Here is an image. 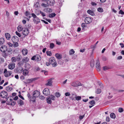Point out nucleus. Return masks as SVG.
<instances>
[{"label":"nucleus","instance_id":"f257e3e1","mask_svg":"<svg viewBox=\"0 0 124 124\" xmlns=\"http://www.w3.org/2000/svg\"><path fill=\"white\" fill-rule=\"evenodd\" d=\"M40 95V93L38 91H35L33 93V97L31 100L33 102L35 101V98L38 97Z\"/></svg>","mask_w":124,"mask_h":124},{"label":"nucleus","instance_id":"f03ea898","mask_svg":"<svg viewBox=\"0 0 124 124\" xmlns=\"http://www.w3.org/2000/svg\"><path fill=\"white\" fill-rule=\"evenodd\" d=\"M49 62L50 64H52L53 67H55L57 65L56 62L54 60V57H51L49 58Z\"/></svg>","mask_w":124,"mask_h":124},{"label":"nucleus","instance_id":"7ed1b4c3","mask_svg":"<svg viewBox=\"0 0 124 124\" xmlns=\"http://www.w3.org/2000/svg\"><path fill=\"white\" fill-rule=\"evenodd\" d=\"M31 15L33 17V21L35 23L38 24L39 23L40 20L34 13H32Z\"/></svg>","mask_w":124,"mask_h":124},{"label":"nucleus","instance_id":"20e7f679","mask_svg":"<svg viewBox=\"0 0 124 124\" xmlns=\"http://www.w3.org/2000/svg\"><path fill=\"white\" fill-rule=\"evenodd\" d=\"M0 96L2 98H6L8 96V94L6 91H2L0 93Z\"/></svg>","mask_w":124,"mask_h":124},{"label":"nucleus","instance_id":"39448f33","mask_svg":"<svg viewBox=\"0 0 124 124\" xmlns=\"http://www.w3.org/2000/svg\"><path fill=\"white\" fill-rule=\"evenodd\" d=\"M71 85L73 86L77 87L81 85V83L78 81L74 82L71 83Z\"/></svg>","mask_w":124,"mask_h":124},{"label":"nucleus","instance_id":"423d86ee","mask_svg":"<svg viewBox=\"0 0 124 124\" xmlns=\"http://www.w3.org/2000/svg\"><path fill=\"white\" fill-rule=\"evenodd\" d=\"M43 92L44 94L46 96L49 95L50 93L49 90L47 88H45L43 90Z\"/></svg>","mask_w":124,"mask_h":124},{"label":"nucleus","instance_id":"0eeeda50","mask_svg":"<svg viewBox=\"0 0 124 124\" xmlns=\"http://www.w3.org/2000/svg\"><path fill=\"white\" fill-rule=\"evenodd\" d=\"M22 32L23 35L26 36L29 33V30L27 28H24V29L23 30Z\"/></svg>","mask_w":124,"mask_h":124},{"label":"nucleus","instance_id":"6e6552de","mask_svg":"<svg viewBox=\"0 0 124 124\" xmlns=\"http://www.w3.org/2000/svg\"><path fill=\"white\" fill-rule=\"evenodd\" d=\"M55 2L54 0H49L47 1V3L48 5L53 6Z\"/></svg>","mask_w":124,"mask_h":124},{"label":"nucleus","instance_id":"1a4fd4ad","mask_svg":"<svg viewBox=\"0 0 124 124\" xmlns=\"http://www.w3.org/2000/svg\"><path fill=\"white\" fill-rule=\"evenodd\" d=\"M12 40L13 42H18L19 41V39L16 36H14L12 38Z\"/></svg>","mask_w":124,"mask_h":124},{"label":"nucleus","instance_id":"9d476101","mask_svg":"<svg viewBox=\"0 0 124 124\" xmlns=\"http://www.w3.org/2000/svg\"><path fill=\"white\" fill-rule=\"evenodd\" d=\"M96 67L97 68V70L98 71H100V70L101 68L100 66V64L99 61L97 60L96 61Z\"/></svg>","mask_w":124,"mask_h":124},{"label":"nucleus","instance_id":"9b49d317","mask_svg":"<svg viewBox=\"0 0 124 124\" xmlns=\"http://www.w3.org/2000/svg\"><path fill=\"white\" fill-rule=\"evenodd\" d=\"M92 20L91 18L89 17H86L85 20V22L86 24H89L90 23L92 22Z\"/></svg>","mask_w":124,"mask_h":124},{"label":"nucleus","instance_id":"f8f14e48","mask_svg":"<svg viewBox=\"0 0 124 124\" xmlns=\"http://www.w3.org/2000/svg\"><path fill=\"white\" fill-rule=\"evenodd\" d=\"M0 49L1 52L5 53L7 50V48L6 46H1Z\"/></svg>","mask_w":124,"mask_h":124},{"label":"nucleus","instance_id":"ddd939ff","mask_svg":"<svg viewBox=\"0 0 124 124\" xmlns=\"http://www.w3.org/2000/svg\"><path fill=\"white\" fill-rule=\"evenodd\" d=\"M15 67V64L14 63H10L8 65V68L11 70L13 69Z\"/></svg>","mask_w":124,"mask_h":124},{"label":"nucleus","instance_id":"4468645a","mask_svg":"<svg viewBox=\"0 0 124 124\" xmlns=\"http://www.w3.org/2000/svg\"><path fill=\"white\" fill-rule=\"evenodd\" d=\"M75 98L73 97L72 96L71 99L73 100H76L77 101H78L81 100V96H77L76 95H75Z\"/></svg>","mask_w":124,"mask_h":124},{"label":"nucleus","instance_id":"2eb2a0df","mask_svg":"<svg viewBox=\"0 0 124 124\" xmlns=\"http://www.w3.org/2000/svg\"><path fill=\"white\" fill-rule=\"evenodd\" d=\"M12 74V73L11 71H8L4 74V76L5 77H7L10 76Z\"/></svg>","mask_w":124,"mask_h":124},{"label":"nucleus","instance_id":"dca6fc26","mask_svg":"<svg viewBox=\"0 0 124 124\" xmlns=\"http://www.w3.org/2000/svg\"><path fill=\"white\" fill-rule=\"evenodd\" d=\"M52 80L51 79H49L48 80V82L46 84V86H51L52 85Z\"/></svg>","mask_w":124,"mask_h":124},{"label":"nucleus","instance_id":"f3484780","mask_svg":"<svg viewBox=\"0 0 124 124\" xmlns=\"http://www.w3.org/2000/svg\"><path fill=\"white\" fill-rule=\"evenodd\" d=\"M38 78H31V79H27V81H29L28 82V83H31V82H32L33 81H35L38 79Z\"/></svg>","mask_w":124,"mask_h":124},{"label":"nucleus","instance_id":"a211bd4d","mask_svg":"<svg viewBox=\"0 0 124 124\" xmlns=\"http://www.w3.org/2000/svg\"><path fill=\"white\" fill-rule=\"evenodd\" d=\"M28 52V50L26 49H24L22 51L23 54L24 55H27Z\"/></svg>","mask_w":124,"mask_h":124},{"label":"nucleus","instance_id":"6ab92c4d","mask_svg":"<svg viewBox=\"0 0 124 124\" xmlns=\"http://www.w3.org/2000/svg\"><path fill=\"white\" fill-rule=\"evenodd\" d=\"M5 36L7 39H10L11 36L10 34L8 33H6L5 34Z\"/></svg>","mask_w":124,"mask_h":124},{"label":"nucleus","instance_id":"aec40b11","mask_svg":"<svg viewBox=\"0 0 124 124\" xmlns=\"http://www.w3.org/2000/svg\"><path fill=\"white\" fill-rule=\"evenodd\" d=\"M17 29L18 31L19 32L21 31H23V30L24 29V28H23V27L21 25H19L18 26Z\"/></svg>","mask_w":124,"mask_h":124},{"label":"nucleus","instance_id":"412c9836","mask_svg":"<svg viewBox=\"0 0 124 124\" xmlns=\"http://www.w3.org/2000/svg\"><path fill=\"white\" fill-rule=\"evenodd\" d=\"M87 12L88 14L91 16H94L95 15L93 12L90 10H88L87 11Z\"/></svg>","mask_w":124,"mask_h":124},{"label":"nucleus","instance_id":"4be33fe9","mask_svg":"<svg viewBox=\"0 0 124 124\" xmlns=\"http://www.w3.org/2000/svg\"><path fill=\"white\" fill-rule=\"evenodd\" d=\"M55 56L58 59H60L62 58V55L58 53L56 54Z\"/></svg>","mask_w":124,"mask_h":124},{"label":"nucleus","instance_id":"5701e85b","mask_svg":"<svg viewBox=\"0 0 124 124\" xmlns=\"http://www.w3.org/2000/svg\"><path fill=\"white\" fill-rule=\"evenodd\" d=\"M22 60L24 63H26L28 62L29 59L27 57H26L23 58Z\"/></svg>","mask_w":124,"mask_h":124},{"label":"nucleus","instance_id":"b1692460","mask_svg":"<svg viewBox=\"0 0 124 124\" xmlns=\"http://www.w3.org/2000/svg\"><path fill=\"white\" fill-rule=\"evenodd\" d=\"M47 102L49 104H51L52 103V101L51 99L49 96L47 97L46 98Z\"/></svg>","mask_w":124,"mask_h":124},{"label":"nucleus","instance_id":"393cba45","mask_svg":"<svg viewBox=\"0 0 124 124\" xmlns=\"http://www.w3.org/2000/svg\"><path fill=\"white\" fill-rule=\"evenodd\" d=\"M29 73V71L28 70L26 69H25L23 71V74L24 76L27 75Z\"/></svg>","mask_w":124,"mask_h":124},{"label":"nucleus","instance_id":"a878e982","mask_svg":"<svg viewBox=\"0 0 124 124\" xmlns=\"http://www.w3.org/2000/svg\"><path fill=\"white\" fill-rule=\"evenodd\" d=\"M5 40L3 38H0V45H1L4 44Z\"/></svg>","mask_w":124,"mask_h":124},{"label":"nucleus","instance_id":"bb28decb","mask_svg":"<svg viewBox=\"0 0 124 124\" xmlns=\"http://www.w3.org/2000/svg\"><path fill=\"white\" fill-rule=\"evenodd\" d=\"M40 58V56L38 55H36L35 61L37 62L41 60Z\"/></svg>","mask_w":124,"mask_h":124},{"label":"nucleus","instance_id":"cd10ccee","mask_svg":"<svg viewBox=\"0 0 124 124\" xmlns=\"http://www.w3.org/2000/svg\"><path fill=\"white\" fill-rule=\"evenodd\" d=\"M25 15L27 17L29 18H30L31 17L30 14L29 12L28 11H26V12Z\"/></svg>","mask_w":124,"mask_h":124},{"label":"nucleus","instance_id":"c85d7f7f","mask_svg":"<svg viewBox=\"0 0 124 124\" xmlns=\"http://www.w3.org/2000/svg\"><path fill=\"white\" fill-rule=\"evenodd\" d=\"M18 103L20 105H22L23 104V101L20 99H19L18 100Z\"/></svg>","mask_w":124,"mask_h":124},{"label":"nucleus","instance_id":"c756f323","mask_svg":"<svg viewBox=\"0 0 124 124\" xmlns=\"http://www.w3.org/2000/svg\"><path fill=\"white\" fill-rule=\"evenodd\" d=\"M24 63L23 61L22 60V61H19L17 63V65L18 66H21L23 65Z\"/></svg>","mask_w":124,"mask_h":124},{"label":"nucleus","instance_id":"7c9ffc66","mask_svg":"<svg viewBox=\"0 0 124 124\" xmlns=\"http://www.w3.org/2000/svg\"><path fill=\"white\" fill-rule=\"evenodd\" d=\"M110 117L113 119H115L116 118V115L115 114L113 113H112L110 115Z\"/></svg>","mask_w":124,"mask_h":124},{"label":"nucleus","instance_id":"2f4dec72","mask_svg":"<svg viewBox=\"0 0 124 124\" xmlns=\"http://www.w3.org/2000/svg\"><path fill=\"white\" fill-rule=\"evenodd\" d=\"M13 89V88L10 87L9 86L7 87L6 88V90L8 91H11Z\"/></svg>","mask_w":124,"mask_h":124},{"label":"nucleus","instance_id":"473e14b6","mask_svg":"<svg viewBox=\"0 0 124 124\" xmlns=\"http://www.w3.org/2000/svg\"><path fill=\"white\" fill-rule=\"evenodd\" d=\"M17 42H13L14 43L13 44V46L14 47H16L18 46L19 45Z\"/></svg>","mask_w":124,"mask_h":124},{"label":"nucleus","instance_id":"72a5a7b5","mask_svg":"<svg viewBox=\"0 0 124 124\" xmlns=\"http://www.w3.org/2000/svg\"><path fill=\"white\" fill-rule=\"evenodd\" d=\"M56 15L54 13H52L49 15V16L50 18H52L55 16Z\"/></svg>","mask_w":124,"mask_h":124},{"label":"nucleus","instance_id":"f704fd0d","mask_svg":"<svg viewBox=\"0 0 124 124\" xmlns=\"http://www.w3.org/2000/svg\"><path fill=\"white\" fill-rule=\"evenodd\" d=\"M16 61H19L21 58L22 57L21 55H19L16 57Z\"/></svg>","mask_w":124,"mask_h":124},{"label":"nucleus","instance_id":"c9c22d12","mask_svg":"<svg viewBox=\"0 0 124 124\" xmlns=\"http://www.w3.org/2000/svg\"><path fill=\"white\" fill-rule=\"evenodd\" d=\"M75 51L73 49H72L69 51V54L70 55H72L73 54L75 53Z\"/></svg>","mask_w":124,"mask_h":124},{"label":"nucleus","instance_id":"e433bc0d","mask_svg":"<svg viewBox=\"0 0 124 124\" xmlns=\"http://www.w3.org/2000/svg\"><path fill=\"white\" fill-rule=\"evenodd\" d=\"M26 67L28 70L30 69L31 67V66L29 63H27L26 64Z\"/></svg>","mask_w":124,"mask_h":124},{"label":"nucleus","instance_id":"4c0bfd02","mask_svg":"<svg viewBox=\"0 0 124 124\" xmlns=\"http://www.w3.org/2000/svg\"><path fill=\"white\" fill-rule=\"evenodd\" d=\"M97 11L100 12H102L103 11V10L101 8H99L97 9Z\"/></svg>","mask_w":124,"mask_h":124},{"label":"nucleus","instance_id":"58836bf2","mask_svg":"<svg viewBox=\"0 0 124 124\" xmlns=\"http://www.w3.org/2000/svg\"><path fill=\"white\" fill-rule=\"evenodd\" d=\"M39 3L38 2H37L34 3V7L36 8H38L39 6Z\"/></svg>","mask_w":124,"mask_h":124},{"label":"nucleus","instance_id":"ea45409f","mask_svg":"<svg viewBox=\"0 0 124 124\" xmlns=\"http://www.w3.org/2000/svg\"><path fill=\"white\" fill-rule=\"evenodd\" d=\"M89 103L91 105H94L95 103V102L94 100H92L90 101Z\"/></svg>","mask_w":124,"mask_h":124},{"label":"nucleus","instance_id":"a19ab883","mask_svg":"<svg viewBox=\"0 0 124 124\" xmlns=\"http://www.w3.org/2000/svg\"><path fill=\"white\" fill-rule=\"evenodd\" d=\"M46 54L47 55L51 56L52 55V53L50 51H47L46 52Z\"/></svg>","mask_w":124,"mask_h":124},{"label":"nucleus","instance_id":"79ce46f5","mask_svg":"<svg viewBox=\"0 0 124 124\" xmlns=\"http://www.w3.org/2000/svg\"><path fill=\"white\" fill-rule=\"evenodd\" d=\"M54 46V44L52 43H51L50 44V48L51 49L53 48Z\"/></svg>","mask_w":124,"mask_h":124},{"label":"nucleus","instance_id":"37998d69","mask_svg":"<svg viewBox=\"0 0 124 124\" xmlns=\"http://www.w3.org/2000/svg\"><path fill=\"white\" fill-rule=\"evenodd\" d=\"M11 60L12 62H15L16 61V57H13L11 58Z\"/></svg>","mask_w":124,"mask_h":124},{"label":"nucleus","instance_id":"c03bdc74","mask_svg":"<svg viewBox=\"0 0 124 124\" xmlns=\"http://www.w3.org/2000/svg\"><path fill=\"white\" fill-rule=\"evenodd\" d=\"M49 97L51 99V100H54L55 99V96L53 95H50Z\"/></svg>","mask_w":124,"mask_h":124},{"label":"nucleus","instance_id":"a18cd8bd","mask_svg":"<svg viewBox=\"0 0 124 124\" xmlns=\"http://www.w3.org/2000/svg\"><path fill=\"white\" fill-rule=\"evenodd\" d=\"M81 26L83 28H85L86 27V24L85 23H83L82 24Z\"/></svg>","mask_w":124,"mask_h":124},{"label":"nucleus","instance_id":"49530a36","mask_svg":"<svg viewBox=\"0 0 124 124\" xmlns=\"http://www.w3.org/2000/svg\"><path fill=\"white\" fill-rule=\"evenodd\" d=\"M124 110L122 108H119L118 110V111L120 113H121L123 112Z\"/></svg>","mask_w":124,"mask_h":124},{"label":"nucleus","instance_id":"de8ad7c7","mask_svg":"<svg viewBox=\"0 0 124 124\" xmlns=\"http://www.w3.org/2000/svg\"><path fill=\"white\" fill-rule=\"evenodd\" d=\"M62 5V2L60 1L58 5L59 7H61Z\"/></svg>","mask_w":124,"mask_h":124},{"label":"nucleus","instance_id":"09e8293b","mask_svg":"<svg viewBox=\"0 0 124 124\" xmlns=\"http://www.w3.org/2000/svg\"><path fill=\"white\" fill-rule=\"evenodd\" d=\"M16 34L19 37H21V35L17 31H16Z\"/></svg>","mask_w":124,"mask_h":124},{"label":"nucleus","instance_id":"8fccbe9b","mask_svg":"<svg viewBox=\"0 0 124 124\" xmlns=\"http://www.w3.org/2000/svg\"><path fill=\"white\" fill-rule=\"evenodd\" d=\"M101 92V90L100 89H98L97 90L96 93L97 94H99Z\"/></svg>","mask_w":124,"mask_h":124},{"label":"nucleus","instance_id":"3c124183","mask_svg":"<svg viewBox=\"0 0 124 124\" xmlns=\"http://www.w3.org/2000/svg\"><path fill=\"white\" fill-rule=\"evenodd\" d=\"M110 118L109 116L107 117L106 118V121L108 122L110 121Z\"/></svg>","mask_w":124,"mask_h":124},{"label":"nucleus","instance_id":"603ef678","mask_svg":"<svg viewBox=\"0 0 124 124\" xmlns=\"http://www.w3.org/2000/svg\"><path fill=\"white\" fill-rule=\"evenodd\" d=\"M60 96V93L58 92H57L56 93V96L57 97H59Z\"/></svg>","mask_w":124,"mask_h":124},{"label":"nucleus","instance_id":"864d4df0","mask_svg":"<svg viewBox=\"0 0 124 124\" xmlns=\"http://www.w3.org/2000/svg\"><path fill=\"white\" fill-rule=\"evenodd\" d=\"M52 9L50 8H47L46 9V12H51L52 11Z\"/></svg>","mask_w":124,"mask_h":124},{"label":"nucleus","instance_id":"5fc2aeb1","mask_svg":"<svg viewBox=\"0 0 124 124\" xmlns=\"http://www.w3.org/2000/svg\"><path fill=\"white\" fill-rule=\"evenodd\" d=\"M41 6L44 7H46L48 6V5H47L44 3H42L41 4Z\"/></svg>","mask_w":124,"mask_h":124},{"label":"nucleus","instance_id":"6e6d98bb","mask_svg":"<svg viewBox=\"0 0 124 124\" xmlns=\"http://www.w3.org/2000/svg\"><path fill=\"white\" fill-rule=\"evenodd\" d=\"M40 14H41V15L43 17L44 16H46V15L45 14L43 13V12H41V11H40Z\"/></svg>","mask_w":124,"mask_h":124},{"label":"nucleus","instance_id":"4d7b16f0","mask_svg":"<svg viewBox=\"0 0 124 124\" xmlns=\"http://www.w3.org/2000/svg\"><path fill=\"white\" fill-rule=\"evenodd\" d=\"M119 14H121L122 15L124 14V12L122 10H121L119 12Z\"/></svg>","mask_w":124,"mask_h":124},{"label":"nucleus","instance_id":"13d9d810","mask_svg":"<svg viewBox=\"0 0 124 124\" xmlns=\"http://www.w3.org/2000/svg\"><path fill=\"white\" fill-rule=\"evenodd\" d=\"M94 64L93 62L91 61L90 63V65L91 67H93L94 66Z\"/></svg>","mask_w":124,"mask_h":124},{"label":"nucleus","instance_id":"bf43d9fd","mask_svg":"<svg viewBox=\"0 0 124 124\" xmlns=\"http://www.w3.org/2000/svg\"><path fill=\"white\" fill-rule=\"evenodd\" d=\"M91 49H93V51L95 48V46H94V45H91Z\"/></svg>","mask_w":124,"mask_h":124},{"label":"nucleus","instance_id":"052dcab7","mask_svg":"<svg viewBox=\"0 0 124 124\" xmlns=\"http://www.w3.org/2000/svg\"><path fill=\"white\" fill-rule=\"evenodd\" d=\"M42 72H43L44 73V74L46 75L47 74V72L45 70H42L41 71Z\"/></svg>","mask_w":124,"mask_h":124},{"label":"nucleus","instance_id":"680f3d73","mask_svg":"<svg viewBox=\"0 0 124 124\" xmlns=\"http://www.w3.org/2000/svg\"><path fill=\"white\" fill-rule=\"evenodd\" d=\"M108 67L106 66L103 67V69L104 70H108Z\"/></svg>","mask_w":124,"mask_h":124},{"label":"nucleus","instance_id":"e2e57ef3","mask_svg":"<svg viewBox=\"0 0 124 124\" xmlns=\"http://www.w3.org/2000/svg\"><path fill=\"white\" fill-rule=\"evenodd\" d=\"M16 102L15 101H13L11 102L10 103V105H11L14 106L16 104Z\"/></svg>","mask_w":124,"mask_h":124},{"label":"nucleus","instance_id":"0e129e2a","mask_svg":"<svg viewBox=\"0 0 124 124\" xmlns=\"http://www.w3.org/2000/svg\"><path fill=\"white\" fill-rule=\"evenodd\" d=\"M8 45L9 47H12L13 46V44H12L10 42H8Z\"/></svg>","mask_w":124,"mask_h":124},{"label":"nucleus","instance_id":"69168bd1","mask_svg":"<svg viewBox=\"0 0 124 124\" xmlns=\"http://www.w3.org/2000/svg\"><path fill=\"white\" fill-rule=\"evenodd\" d=\"M35 58H36V55H34L31 58V59L32 60H35Z\"/></svg>","mask_w":124,"mask_h":124},{"label":"nucleus","instance_id":"338daca9","mask_svg":"<svg viewBox=\"0 0 124 124\" xmlns=\"http://www.w3.org/2000/svg\"><path fill=\"white\" fill-rule=\"evenodd\" d=\"M91 4L93 6H95L97 5L96 3L93 2H92Z\"/></svg>","mask_w":124,"mask_h":124},{"label":"nucleus","instance_id":"774afa93","mask_svg":"<svg viewBox=\"0 0 124 124\" xmlns=\"http://www.w3.org/2000/svg\"><path fill=\"white\" fill-rule=\"evenodd\" d=\"M122 58V56H120L118 57L117 58V59L118 60H120Z\"/></svg>","mask_w":124,"mask_h":124}]
</instances>
